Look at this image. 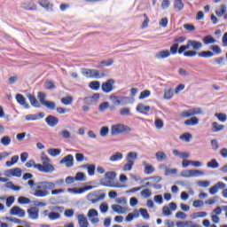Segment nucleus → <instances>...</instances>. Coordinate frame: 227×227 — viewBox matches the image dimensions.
Masks as SVG:
<instances>
[{"label":"nucleus","mask_w":227,"mask_h":227,"mask_svg":"<svg viewBox=\"0 0 227 227\" xmlns=\"http://www.w3.org/2000/svg\"><path fill=\"white\" fill-rule=\"evenodd\" d=\"M65 190L62 188L56 189V184L52 181H41L37 183V188L35 190V198H45L51 194V196H58L63 194Z\"/></svg>","instance_id":"nucleus-1"},{"label":"nucleus","mask_w":227,"mask_h":227,"mask_svg":"<svg viewBox=\"0 0 227 227\" xmlns=\"http://www.w3.org/2000/svg\"><path fill=\"white\" fill-rule=\"evenodd\" d=\"M203 43L196 40H188L185 45H181L178 54H184L185 58H194L198 54L196 51H201Z\"/></svg>","instance_id":"nucleus-2"},{"label":"nucleus","mask_w":227,"mask_h":227,"mask_svg":"<svg viewBox=\"0 0 227 227\" xmlns=\"http://www.w3.org/2000/svg\"><path fill=\"white\" fill-rule=\"evenodd\" d=\"M41 162L35 165V169L41 171V173H52L56 171L54 165L51 163V158L45 154V153H42L41 154Z\"/></svg>","instance_id":"nucleus-3"},{"label":"nucleus","mask_w":227,"mask_h":227,"mask_svg":"<svg viewBox=\"0 0 227 227\" xmlns=\"http://www.w3.org/2000/svg\"><path fill=\"white\" fill-rule=\"evenodd\" d=\"M111 102L114 106H129V104H134V98L127 96L117 97L114 94L110 95L109 97Z\"/></svg>","instance_id":"nucleus-4"},{"label":"nucleus","mask_w":227,"mask_h":227,"mask_svg":"<svg viewBox=\"0 0 227 227\" xmlns=\"http://www.w3.org/2000/svg\"><path fill=\"white\" fill-rule=\"evenodd\" d=\"M132 129L130 127L118 123V124H114L111 126V136H120V134H129V132H131Z\"/></svg>","instance_id":"nucleus-5"},{"label":"nucleus","mask_w":227,"mask_h":227,"mask_svg":"<svg viewBox=\"0 0 227 227\" xmlns=\"http://www.w3.org/2000/svg\"><path fill=\"white\" fill-rule=\"evenodd\" d=\"M81 72L82 76L87 79H100L101 77H104V73H101L97 69L82 68Z\"/></svg>","instance_id":"nucleus-6"},{"label":"nucleus","mask_w":227,"mask_h":227,"mask_svg":"<svg viewBox=\"0 0 227 227\" xmlns=\"http://www.w3.org/2000/svg\"><path fill=\"white\" fill-rule=\"evenodd\" d=\"M87 200L92 203H98V201L106 200V192L102 190L94 191L87 195Z\"/></svg>","instance_id":"nucleus-7"},{"label":"nucleus","mask_w":227,"mask_h":227,"mask_svg":"<svg viewBox=\"0 0 227 227\" xmlns=\"http://www.w3.org/2000/svg\"><path fill=\"white\" fill-rule=\"evenodd\" d=\"M183 178H194L205 176V171L200 169H186L181 172Z\"/></svg>","instance_id":"nucleus-8"},{"label":"nucleus","mask_w":227,"mask_h":227,"mask_svg":"<svg viewBox=\"0 0 227 227\" xmlns=\"http://www.w3.org/2000/svg\"><path fill=\"white\" fill-rule=\"evenodd\" d=\"M116 80L114 78L107 79L101 84V90L103 93H111V91H114L116 90Z\"/></svg>","instance_id":"nucleus-9"},{"label":"nucleus","mask_w":227,"mask_h":227,"mask_svg":"<svg viewBox=\"0 0 227 227\" xmlns=\"http://www.w3.org/2000/svg\"><path fill=\"white\" fill-rule=\"evenodd\" d=\"M198 114H203V109L200 107L191 108L189 110L183 111L181 113L182 118H191L192 116H196Z\"/></svg>","instance_id":"nucleus-10"},{"label":"nucleus","mask_w":227,"mask_h":227,"mask_svg":"<svg viewBox=\"0 0 227 227\" xmlns=\"http://www.w3.org/2000/svg\"><path fill=\"white\" fill-rule=\"evenodd\" d=\"M99 184L103 187H112L114 189H125V187H127V185L122 184L121 183L113 184V182L107 181V180H106V178H101L99 181Z\"/></svg>","instance_id":"nucleus-11"},{"label":"nucleus","mask_w":227,"mask_h":227,"mask_svg":"<svg viewBox=\"0 0 227 227\" xmlns=\"http://www.w3.org/2000/svg\"><path fill=\"white\" fill-rule=\"evenodd\" d=\"M87 217L91 224H98V223L100 222V219L98 218V211L95 208H91L88 211Z\"/></svg>","instance_id":"nucleus-12"},{"label":"nucleus","mask_w":227,"mask_h":227,"mask_svg":"<svg viewBox=\"0 0 227 227\" xmlns=\"http://www.w3.org/2000/svg\"><path fill=\"white\" fill-rule=\"evenodd\" d=\"M154 58L158 61H164V59L171 58V52L168 49L160 50L155 53Z\"/></svg>","instance_id":"nucleus-13"},{"label":"nucleus","mask_w":227,"mask_h":227,"mask_svg":"<svg viewBox=\"0 0 227 227\" xmlns=\"http://www.w3.org/2000/svg\"><path fill=\"white\" fill-rule=\"evenodd\" d=\"M177 206L175 202H170L168 206H164L162 207V215L169 217V215H172L173 211L176 210Z\"/></svg>","instance_id":"nucleus-14"},{"label":"nucleus","mask_w":227,"mask_h":227,"mask_svg":"<svg viewBox=\"0 0 227 227\" xmlns=\"http://www.w3.org/2000/svg\"><path fill=\"white\" fill-rule=\"evenodd\" d=\"M4 176L9 178L12 176H16V178H20V176H22V169H20V168H11V169L5 170Z\"/></svg>","instance_id":"nucleus-15"},{"label":"nucleus","mask_w":227,"mask_h":227,"mask_svg":"<svg viewBox=\"0 0 227 227\" xmlns=\"http://www.w3.org/2000/svg\"><path fill=\"white\" fill-rule=\"evenodd\" d=\"M94 187L91 185L84 186L82 188H68L67 192H70L71 194H83V192H86V191H91Z\"/></svg>","instance_id":"nucleus-16"},{"label":"nucleus","mask_w":227,"mask_h":227,"mask_svg":"<svg viewBox=\"0 0 227 227\" xmlns=\"http://www.w3.org/2000/svg\"><path fill=\"white\" fill-rule=\"evenodd\" d=\"M11 215H17V217H25L26 211L20 208L19 206H14L10 210Z\"/></svg>","instance_id":"nucleus-17"},{"label":"nucleus","mask_w":227,"mask_h":227,"mask_svg":"<svg viewBox=\"0 0 227 227\" xmlns=\"http://www.w3.org/2000/svg\"><path fill=\"white\" fill-rule=\"evenodd\" d=\"M20 8L27 12H36V4L33 1L23 2L20 4Z\"/></svg>","instance_id":"nucleus-18"},{"label":"nucleus","mask_w":227,"mask_h":227,"mask_svg":"<svg viewBox=\"0 0 227 227\" xmlns=\"http://www.w3.org/2000/svg\"><path fill=\"white\" fill-rule=\"evenodd\" d=\"M76 219L78 221V224L80 227H89L90 222H88V218L83 214L76 215Z\"/></svg>","instance_id":"nucleus-19"},{"label":"nucleus","mask_w":227,"mask_h":227,"mask_svg":"<svg viewBox=\"0 0 227 227\" xmlns=\"http://www.w3.org/2000/svg\"><path fill=\"white\" fill-rule=\"evenodd\" d=\"M39 212H40V209L36 207H30L27 210L29 219H32L34 221L38 219Z\"/></svg>","instance_id":"nucleus-20"},{"label":"nucleus","mask_w":227,"mask_h":227,"mask_svg":"<svg viewBox=\"0 0 227 227\" xmlns=\"http://www.w3.org/2000/svg\"><path fill=\"white\" fill-rule=\"evenodd\" d=\"M59 164H65L67 168L74 166V156L72 154L67 155L60 161Z\"/></svg>","instance_id":"nucleus-21"},{"label":"nucleus","mask_w":227,"mask_h":227,"mask_svg":"<svg viewBox=\"0 0 227 227\" xmlns=\"http://www.w3.org/2000/svg\"><path fill=\"white\" fill-rule=\"evenodd\" d=\"M15 98L20 106H22L25 109H29V104L26 102V98L22 94H16Z\"/></svg>","instance_id":"nucleus-22"},{"label":"nucleus","mask_w":227,"mask_h":227,"mask_svg":"<svg viewBox=\"0 0 227 227\" xmlns=\"http://www.w3.org/2000/svg\"><path fill=\"white\" fill-rule=\"evenodd\" d=\"M45 121L49 127H56V125L59 123V119H58V117H55L53 115H49L45 119Z\"/></svg>","instance_id":"nucleus-23"},{"label":"nucleus","mask_w":227,"mask_h":227,"mask_svg":"<svg viewBox=\"0 0 227 227\" xmlns=\"http://www.w3.org/2000/svg\"><path fill=\"white\" fill-rule=\"evenodd\" d=\"M112 210L114 212H115L116 214H127L129 207H121L118 204H114V205H112Z\"/></svg>","instance_id":"nucleus-24"},{"label":"nucleus","mask_w":227,"mask_h":227,"mask_svg":"<svg viewBox=\"0 0 227 227\" xmlns=\"http://www.w3.org/2000/svg\"><path fill=\"white\" fill-rule=\"evenodd\" d=\"M137 113L140 114H148L150 113V106H145V104H138L136 108Z\"/></svg>","instance_id":"nucleus-25"},{"label":"nucleus","mask_w":227,"mask_h":227,"mask_svg":"<svg viewBox=\"0 0 227 227\" xmlns=\"http://www.w3.org/2000/svg\"><path fill=\"white\" fill-rule=\"evenodd\" d=\"M198 123H200V119H198L196 116H192L190 119L184 121V125H186V127H194L198 125Z\"/></svg>","instance_id":"nucleus-26"},{"label":"nucleus","mask_w":227,"mask_h":227,"mask_svg":"<svg viewBox=\"0 0 227 227\" xmlns=\"http://www.w3.org/2000/svg\"><path fill=\"white\" fill-rule=\"evenodd\" d=\"M173 155H175V157H179V159H189V157H191V153H185V152H180L176 149H174L172 151Z\"/></svg>","instance_id":"nucleus-27"},{"label":"nucleus","mask_w":227,"mask_h":227,"mask_svg":"<svg viewBox=\"0 0 227 227\" xmlns=\"http://www.w3.org/2000/svg\"><path fill=\"white\" fill-rule=\"evenodd\" d=\"M155 158L158 160V162H164L168 160V154H166L164 151H159L155 153Z\"/></svg>","instance_id":"nucleus-28"},{"label":"nucleus","mask_w":227,"mask_h":227,"mask_svg":"<svg viewBox=\"0 0 227 227\" xmlns=\"http://www.w3.org/2000/svg\"><path fill=\"white\" fill-rule=\"evenodd\" d=\"M142 164L145 167V175H152V173L155 171V168H153V166H152L150 163L143 161Z\"/></svg>","instance_id":"nucleus-29"},{"label":"nucleus","mask_w":227,"mask_h":227,"mask_svg":"<svg viewBox=\"0 0 227 227\" xmlns=\"http://www.w3.org/2000/svg\"><path fill=\"white\" fill-rule=\"evenodd\" d=\"M100 98V94L95 93L93 96L85 98V101L89 104H97L98 102V99Z\"/></svg>","instance_id":"nucleus-30"},{"label":"nucleus","mask_w":227,"mask_h":227,"mask_svg":"<svg viewBox=\"0 0 227 227\" xmlns=\"http://www.w3.org/2000/svg\"><path fill=\"white\" fill-rule=\"evenodd\" d=\"M174 95L175 92L173 91V89H165L163 93V98L164 100H171Z\"/></svg>","instance_id":"nucleus-31"},{"label":"nucleus","mask_w":227,"mask_h":227,"mask_svg":"<svg viewBox=\"0 0 227 227\" xmlns=\"http://www.w3.org/2000/svg\"><path fill=\"white\" fill-rule=\"evenodd\" d=\"M179 139L184 143H191L192 139V134L186 132L179 136Z\"/></svg>","instance_id":"nucleus-32"},{"label":"nucleus","mask_w":227,"mask_h":227,"mask_svg":"<svg viewBox=\"0 0 227 227\" xmlns=\"http://www.w3.org/2000/svg\"><path fill=\"white\" fill-rule=\"evenodd\" d=\"M27 97L31 106H33V107H40V102H38V100H36V98H35V96H33V94H27Z\"/></svg>","instance_id":"nucleus-33"},{"label":"nucleus","mask_w":227,"mask_h":227,"mask_svg":"<svg viewBox=\"0 0 227 227\" xmlns=\"http://www.w3.org/2000/svg\"><path fill=\"white\" fill-rule=\"evenodd\" d=\"M121 159H123V153L118 152L114 153L110 158L109 160L110 162H116L118 160H121Z\"/></svg>","instance_id":"nucleus-34"},{"label":"nucleus","mask_w":227,"mask_h":227,"mask_svg":"<svg viewBox=\"0 0 227 227\" xmlns=\"http://www.w3.org/2000/svg\"><path fill=\"white\" fill-rule=\"evenodd\" d=\"M118 174H116V172L114 171H108V172H106L105 173V179L107 181V182H111V180H114L116 178Z\"/></svg>","instance_id":"nucleus-35"},{"label":"nucleus","mask_w":227,"mask_h":227,"mask_svg":"<svg viewBox=\"0 0 227 227\" xmlns=\"http://www.w3.org/2000/svg\"><path fill=\"white\" fill-rule=\"evenodd\" d=\"M136 159H137V153L136 152H130L126 155V160L127 162H135Z\"/></svg>","instance_id":"nucleus-36"},{"label":"nucleus","mask_w":227,"mask_h":227,"mask_svg":"<svg viewBox=\"0 0 227 227\" xmlns=\"http://www.w3.org/2000/svg\"><path fill=\"white\" fill-rule=\"evenodd\" d=\"M221 130H224V125L219 124L216 121L212 123V131L213 132H221Z\"/></svg>","instance_id":"nucleus-37"},{"label":"nucleus","mask_w":227,"mask_h":227,"mask_svg":"<svg viewBox=\"0 0 227 227\" xmlns=\"http://www.w3.org/2000/svg\"><path fill=\"white\" fill-rule=\"evenodd\" d=\"M89 88L94 91H98L100 90V82L93 81L89 83Z\"/></svg>","instance_id":"nucleus-38"},{"label":"nucleus","mask_w":227,"mask_h":227,"mask_svg":"<svg viewBox=\"0 0 227 227\" xmlns=\"http://www.w3.org/2000/svg\"><path fill=\"white\" fill-rule=\"evenodd\" d=\"M226 12V4H221L216 10H215V15L218 17H223V15Z\"/></svg>","instance_id":"nucleus-39"},{"label":"nucleus","mask_w":227,"mask_h":227,"mask_svg":"<svg viewBox=\"0 0 227 227\" xmlns=\"http://www.w3.org/2000/svg\"><path fill=\"white\" fill-rule=\"evenodd\" d=\"M47 152L51 157H58V155L61 154V149L50 148L47 150Z\"/></svg>","instance_id":"nucleus-40"},{"label":"nucleus","mask_w":227,"mask_h":227,"mask_svg":"<svg viewBox=\"0 0 227 227\" xmlns=\"http://www.w3.org/2000/svg\"><path fill=\"white\" fill-rule=\"evenodd\" d=\"M174 8L178 12H182L184 8V2L182 0H174Z\"/></svg>","instance_id":"nucleus-41"},{"label":"nucleus","mask_w":227,"mask_h":227,"mask_svg":"<svg viewBox=\"0 0 227 227\" xmlns=\"http://www.w3.org/2000/svg\"><path fill=\"white\" fill-rule=\"evenodd\" d=\"M74 180L76 182H86V174L82 172H77L74 176Z\"/></svg>","instance_id":"nucleus-42"},{"label":"nucleus","mask_w":227,"mask_h":227,"mask_svg":"<svg viewBox=\"0 0 227 227\" xmlns=\"http://www.w3.org/2000/svg\"><path fill=\"white\" fill-rule=\"evenodd\" d=\"M17 162H19V155L12 156L11 160L5 162V166H7V168H12V166L17 164Z\"/></svg>","instance_id":"nucleus-43"},{"label":"nucleus","mask_w":227,"mask_h":227,"mask_svg":"<svg viewBox=\"0 0 227 227\" xmlns=\"http://www.w3.org/2000/svg\"><path fill=\"white\" fill-rule=\"evenodd\" d=\"M38 4H40V6H42V8H45L46 10H49V8H52V4H51L49 0H40Z\"/></svg>","instance_id":"nucleus-44"},{"label":"nucleus","mask_w":227,"mask_h":227,"mask_svg":"<svg viewBox=\"0 0 227 227\" xmlns=\"http://www.w3.org/2000/svg\"><path fill=\"white\" fill-rule=\"evenodd\" d=\"M60 102L64 106H72V102H74V98H72V97L70 96H67L66 98H62Z\"/></svg>","instance_id":"nucleus-45"},{"label":"nucleus","mask_w":227,"mask_h":227,"mask_svg":"<svg viewBox=\"0 0 227 227\" xmlns=\"http://www.w3.org/2000/svg\"><path fill=\"white\" fill-rule=\"evenodd\" d=\"M207 167L211 168L212 169H217V168H219V163L217 162V160L213 159L207 163Z\"/></svg>","instance_id":"nucleus-46"},{"label":"nucleus","mask_w":227,"mask_h":227,"mask_svg":"<svg viewBox=\"0 0 227 227\" xmlns=\"http://www.w3.org/2000/svg\"><path fill=\"white\" fill-rule=\"evenodd\" d=\"M202 42L206 44V45H210V43H215V39H214V37H212V35H207L202 39Z\"/></svg>","instance_id":"nucleus-47"},{"label":"nucleus","mask_w":227,"mask_h":227,"mask_svg":"<svg viewBox=\"0 0 227 227\" xmlns=\"http://www.w3.org/2000/svg\"><path fill=\"white\" fill-rule=\"evenodd\" d=\"M154 125L158 130H162V129H164V121H162V119L157 118L154 121Z\"/></svg>","instance_id":"nucleus-48"},{"label":"nucleus","mask_w":227,"mask_h":227,"mask_svg":"<svg viewBox=\"0 0 227 227\" xmlns=\"http://www.w3.org/2000/svg\"><path fill=\"white\" fill-rule=\"evenodd\" d=\"M165 170V175H176L178 173V169L176 168H169L168 166L162 167Z\"/></svg>","instance_id":"nucleus-49"},{"label":"nucleus","mask_w":227,"mask_h":227,"mask_svg":"<svg viewBox=\"0 0 227 227\" xmlns=\"http://www.w3.org/2000/svg\"><path fill=\"white\" fill-rule=\"evenodd\" d=\"M83 168H86V169L88 170V175H90V176H93V175H95V165L87 164L83 166Z\"/></svg>","instance_id":"nucleus-50"},{"label":"nucleus","mask_w":227,"mask_h":227,"mask_svg":"<svg viewBox=\"0 0 227 227\" xmlns=\"http://www.w3.org/2000/svg\"><path fill=\"white\" fill-rule=\"evenodd\" d=\"M43 106H44V107L50 109L51 111H54V109H56V103H54L53 101H46L43 103Z\"/></svg>","instance_id":"nucleus-51"},{"label":"nucleus","mask_w":227,"mask_h":227,"mask_svg":"<svg viewBox=\"0 0 227 227\" xmlns=\"http://www.w3.org/2000/svg\"><path fill=\"white\" fill-rule=\"evenodd\" d=\"M212 56H214V52L210 51H200L198 53L199 58H212Z\"/></svg>","instance_id":"nucleus-52"},{"label":"nucleus","mask_w":227,"mask_h":227,"mask_svg":"<svg viewBox=\"0 0 227 227\" xmlns=\"http://www.w3.org/2000/svg\"><path fill=\"white\" fill-rule=\"evenodd\" d=\"M121 116H130V107H122L119 110Z\"/></svg>","instance_id":"nucleus-53"},{"label":"nucleus","mask_w":227,"mask_h":227,"mask_svg":"<svg viewBox=\"0 0 227 227\" xmlns=\"http://www.w3.org/2000/svg\"><path fill=\"white\" fill-rule=\"evenodd\" d=\"M1 145L8 146L12 143V138L8 136L3 137L0 140Z\"/></svg>","instance_id":"nucleus-54"},{"label":"nucleus","mask_w":227,"mask_h":227,"mask_svg":"<svg viewBox=\"0 0 227 227\" xmlns=\"http://www.w3.org/2000/svg\"><path fill=\"white\" fill-rule=\"evenodd\" d=\"M140 194H141L142 198H145L146 200L152 196V191L150 189L146 188V189L143 190L140 192Z\"/></svg>","instance_id":"nucleus-55"},{"label":"nucleus","mask_w":227,"mask_h":227,"mask_svg":"<svg viewBox=\"0 0 227 227\" xmlns=\"http://www.w3.org/2000/svg\"><path fill=\"white\" fill-rule=\"evenodd\" d=\"M44 88H46V90H56V85L54 82L48 80L44 83Z\"/></svg>","instance_id":"nucleus-56"},{"label":"nucleus","mask_w":227,"mask_h":227,"mask_svg":"<svg viewBox=\"0 0 227 227\" xmlns=\"http://www.w3.org/2000/svg\"><path fill=\"white\" fill-rule=\"evenodd\" d=\"M140 215H142L143 219L148 220L150 219V214H148V210L146 208L139 209Z\"/></svg>","instance_id":"nucleus-57"},{"label":"nucleus","mask_w":227,"mask_h":227,"mask_svg":"<svg viewBox=\"0 0 227 227\" xmlns=\"http://www.w3.org/2000/svg\"><path fill=\"white\" fill-rule=\"evenodd\" d=\"M18 203H20V205H29V203H31V200L26 197H19Z\"/></svg>","instance_id":"nucleus-58"},{"label":"nucleus","mask_w":227,"mask_h":227,"mask_svg":"<svg viewBox=\"0 0 227 227\" xmlns=\"http://www.w3.org/2000/svg\"><path fill=\"white\" fill-rule=\"evenodd\" d=\"M215 116L219 120V121H222V123H224V121L227 120L226 114L218 113L215 114Z\"/></svg>","instance_id":"nucleus-59"},{"label":"nucleus","mask_w":227,"mask_h":227,"mask_svg":"<svg viewBox=\"0 0 227 227\" xmlns=\"http://www.w3.org/2000/svg\"><path fill=\"white\" fill-rule=\"evenodd\" d=\"M59 136H61V137H64V139H70L72 137V134L70 133V131H68L67 129H63L59 133Z\"/></svg>","instance_id":"nucleus-60"},{"label":"nucleus","mask_w":227,"mask_h":227,"mask_svg":"<svg viewBox=\"0 0 227 227\" xmlns=\"http://www.w3.org/2000/svg\"><path fill=\"white\" fill-rule=\"evenodd\" d=\"M179 49L180 48H178V43L172 44L170 46V50H168L170 52V56H171V54H173V55L176 54V52H178Z\"/></svg>","instance_id":"nucleus-61"},{"label":"nucleus","mask_w":227,"mask_h":227,"mask_svg":"<svg viewBox=\"0 0 227 227\" xmlns=\"http://www.w3.org/2000/svg\"><path fill=\"white\" fill-rule=\"evenodd\" d=\"M134 166V161H127L126 164L122 167L123 171H131L132 167Z\"/></svg>","instance_id":"nucleus-62"},{"label":"nucleus","mask_w":227,"mask_h":227,"mask_svg":"<svg viewBox=\"0 0 227 227\" xmlns=\"http://www.w3.org/2000/svg\"><path fill=\"white\" fill-rule=\"evenodd\" d=\"M150 90H143L141 93H140V96H139V100H143L145 98H148V97H150Z\"/></svg>","instance_id":"nucleus-63"},{"label":"nucleus","mask_w":227,"mask_h":227,"mask_svg":"<svg viewBox=\"0 0 227 227\" xmlns=\"http://www.w3.org/2000/svg\"><path fill=\"white\" fill-rule=\"evenodd\" d=\"M99 111L101 113H104V111H106V109H109V102H103L99 105L98 107Z\"/></svg>","instance_id":"nucleus-64"}]
</instances>
